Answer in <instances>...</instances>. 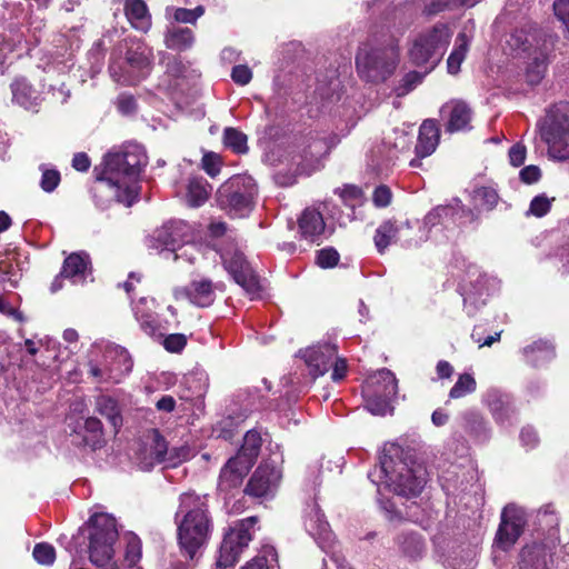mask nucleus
Masks as SVG:
<instances>
[{"mask_svg": "<svg viewBox=\"0 0 569 569\" xmlns=\"http://www.w3.org/2000/svg\"><path fill=\"white\" fill-rule=\"evenodd\" d=\"M146 164V152L138 144L110 152L104 157L102 171L97 177L99 188L108 190L111 198L129 207L138 197V178Z\"/></svg>", "mask_w": 569, "mask_h": 569, "instance_id": "obj_1", "label": "nucleus"}, {"mask_svg": "<svg viewBox=\"0 0 569 569\" xmlns=\"http://www.w3.org/2000/svg\"><path fill=\"white\" fill-rule=\"evenodd\" d=\"M174 523L181 553L190 560L197 559L212 531V518L206 497L192 492L182 493L179 497Z\"/></svg>", "mask_w": 569, "mask_h": 569, "instance_id": "obj_2", "label": "nucleus"}, {"mask_svg": "<svg viewBox=\"0 0 569 569\" xmlns=\"http://www.w3.org/2000/svg\"><path fill=\"white\" fill-rule=\"evenodd\" d=\"M399 446L390 445L380 457V466L369 472L368 477L375 485L383 483L395 493L405 497L418 496L426 485V469L416 462H408L401 457Z\"/></svg>", "mask_w": 569, "mask_h": 569, "instance_id": "obj_3", "label": "nucleus"}, {"mask_svg": "<svg viewBox=\"0 0 569 569\" xmlns=\"http://www.w3.org/2000/svg\"><path fill=\"white\" fill-rule=\"evenodd\" d=\"M89 558L100 569H119L114 556V543L118 539L116 519L104 512H98L89 519Z\"/></svg>", "mask_w": 569, "mask_h": 569, "instance_id": "obj_4", "label": "nucleus"}, {"mask_svg": "<svg viewBox=\"0 0 569 569\" xmlns=\"http://www.w3.org/2000/svg\"><path fill=\"white\" fill-rule=\"evenodd\" d=\"M539 134L547 154L557 161L569 160V103L560 102L547 110L539 122Z\"/></svg>", "mask_w": 569, "mask_h": 569, "instance_id": "obj_5", "label": "nucleus"}, {"mask_svg": "<svg viewBox=\"0 0 569 569\" xmlns=\"http://www.w3.org/2000/svg\"><path fill=\"white\" fill-rule=\"evenodd\" d=\"M399 63V50L395 44L377 47L363 44L356 56L359 76L366 81L380 83L390 78Z\"/></svg>", "mask_w": 569, "mask_h": 569, "instance_id": "obj_6", "label": "nucleus"}, {"mask_svg": "<svg viewBox=\"0 0 569 569\" xmlns=\"http://www.w3.org/2000/svg\"><path fill=\"white\" fill-rule=\"evenodd\" d=\"M508 46L518 56H525L530 60L526 68V80L531 86L538 84L547 69V41L541 40L536 31L517 30L510 36Z\"/></svg>", "mask_w": 569, "mask_h": 569, "instance_id": "obj_7", "label": "nucleus"}, {"mask_svg": "<svg viewBox=\"0 0 569 569\" xmlns=\"http://www.w3.org/2000/svg\"><path fill=\"white\" fill-rule=\"evenodd\" d=\"M258 187L249 176H234L217 191V202L231 217L243 218L252 211Z\"/></svg>", "mask_w": 569, "mask_h": 569, "instance_id": "obj_8", "label": "nucleus"}, {"mask_svg": "<svg viewBox=\"0 0 569 569\" xmlns=\"http://www.w3.org/2000/svg\"><path fill=\"white\" fill-rule=\"evenodd\" d=\"M450 38L451 31L446 24H437L418 36L409 51L412 63L425 67V73L430 72L440 62Z\"/></svg>", "mask_w": 569, "mask_h": 569, "instance_id": "obj_9", "label": "nucleus"}, {"mask_svg": "<svg viewBox=\"0 0 569 569\" xmlns=\"http://www.w3.org/2000/svg\"><path fill=\"white\" fill-rule=\"evenodd\" d=\"M152 51L140 41L132 42L127 48L123 61L113 60L109 67L114 81L124 84H134L144 78L151 68Z\"/></svg>", "mask_w": 569, "mask_h": 569, "instance_id": "obj_10", "label": "nucleus"}, {"mask_svg": "<svg viewBox=\"0 0 569 569\" xmlns=\"http://www.w3.org/2000/svg\"><path fill=\"white\" fill-rule=\"evenodd\" d=\"M398 385L395 375L387 369L372 375L363 389L367 409L377 416L391 412V400L397 395Z\"/></svg>", "mask_w": 569, "mask_h": 569, "instance_id": "obj_11", "label": "nucleus"}, {"mask_svg": "<svg viewBox=\"0 0 569 569\" xmlns=\"http://www.w3.org/2000/svg\"><path fill=\"white\" fill-rule=\"evenodd\" d=\"M256 521L254 517L243 519L224 536L217 562L219 567L227 568L238 561L239 556L252 539L250 529Z\"/></svg>", "mask_w": 569, "mask_h": 569, "instance_id": "obj_12", "label": "nucleus"}, {"mask_svg": "<svg viewBox=\"0 0 569 569\" xmlns=\"http://www.w3.org/2000/svg\"><path fill=\"white\" fill-rule=\"evenodd\" d=\"M219 253L224 268L234 281L249 295H256L260 289L259 281L243 254L233 246L219 248Z\"/></svg>", "mask_w": 569, "mask_h": 569, "instance_id": "obj_13", "label": "nucleus"}, {"mask_svg": "<svg viewBox=\"0 0 569 569\" xmlns=\"http://www.w3.org/2000/svg\"><path fill=\"white\" fill-rule=\"evenodd\" d=\"M525 525L526 516L521 508L515 505L505 507L495 539L496 546L502 550L510 549L521 536Z\"/></svg>", "mask_w": 569, "mask_h": 569, "instance_id": "obj_14", "label": "nucleus"}, {"mask_svg": "<svg viewBox=\"0 0 569 569\" xmlns=\"http://www.w3.org/2000/svg\"><path fill=\"white\" fill-rule=\"evenodd\" d=\"M409 230L410 224L407 221L399 223L391 220L385 221L377 228L373 237L377 250L380 253H383L390 244L396 243L399 240H403V243L408 247L412 244L416 246L423 240L422 238H420L419 241L408 238Z\"/></svg>", "mask_w": 569, "mask_h": 569, "instance_id": "obj_15", "label": "nucleus"}, {"mask_svg": "<svg viewBox=\"0 0 569 569\" xmlns=\"http://www.w3.org/2000/svg\"><path fill=\"white\" fill-rule=\"evenodd\" d=\"M281 477V471L277 467L261 465L251 476L246 492L258 498L271 495L279 486Z\"/></svg>", "mask_w": 569, "mask_h": 569, "instance_id": "obj_16", "label": "nucleus"}, {"mask_svg": "<svg viewBox=\"0 0 569 569\" xmlns=\"http://www.w3.org/2000/svg\"><path fill=\"white\" fill-rule=\"evenodd\" d=\"M440 114L445 121L447 132L453 133L471 128L472 111L463 101L452 100L447 102L442 106Z\"/></svg>", "mask_w": 569, "mask_h": 569, "instance_id": "obj_17", "label": "nucleus"}, {"mask_svg": "<svg viewBox=\"0 0 569 569\" xmlns=\"http://www.w3.org/2000/svg\"><path fill=\"white\" fill-rule=\"evenodd\" d=\"M440 139V130L436 120L427 119L419 128L418 141L415 148L416 158L410 161L412 168L421 166V159L431 156Z\"/></svg>", "mask_w": 569, "mask_h": 569, "instance_id": "obj_18", "label": "nucleus"}, {"mask_svg": "<svg viewBox=\"0 0 569 569\" xmlns=\"http://www.w3.org/2000/svg\"><path fill=\"white\" fill-rule=\"evenodd\" d=\"M336 347L333 345H321L306 349L302 357L315 378L325 375L336 358Z\"/></svg>", "mask_w": 569, "mask_h": 569, "instance_id": "obj_19", "label": "nucleus"}, {"mask_svg": "<svg viewBox=\"0 0 569 569\" xmlns=\"http://www.w3.org/2000/svg\"><path fill=\"white\" fill-rule=\"evenodd\" d=\"M216 286L209 279L193 280L188 287L177 289V299H188L198 307H209L214 301Z\"/></svg>", "mask_w": 569, "mask_h": 569, "instance_id": "obj_20", "label": "nucleus"}, {"mask_svg": "<svg viewBox=\"0 0 569 569\" xmlns=\"http://www.w3.org/2000/svg\"><path fill=\"white\" fill-rule=\"evenodd\" d=\"M251 465L234 456L222 467L219 476L218 488L220 491H229L241 486L243 478L251 469Z\"/></svg>", "mask_w": 569, "mask_h": 569, "instance_id": "obj_21", "label": "nucleus"}, {"mask_svg": "<svg viewBox=\"0 0 569 569\" xmlns=\"http://www.w3.org/2000/svg\"><path fill=\"white\" fill-rule=\"evenodd\" d=\"M552 549L546 543H531L521 549L519 569H550Z\"/></svg>", "mask_w": 569, "mask_h": 569, "instance_id": "obj_22", "label": "nucleus"}, {"mask_svg": "<svg viewBox=\"0 0 569 569\" xmlns=\"http://www.w3.org/2000/svg\"><path fill=\"white\" fill-rule=\"evenodd\" d=\"M181 223H167L154 230L148 240V246L161 253L170 256L176 251Z\"/></svg>", "mask_w": 569, "mask_h": 569, "instance_id": "obj_23", "label": "nucleus"}, {"mask_svg": "<svg viewBox=\"0 0 569 569\" xmlns=\"http://www.w3.org/2000/svg\"><path fill=\"white\" fill-rule=\"evenodd\" d=\"M12 102L28 111H38L41 104V93L24 78L16 79L11 86Z\"/></svg>", "mask_w": 569, "mask_h": 569, "instance_id": "obj_24", "label": "nucleus"}, {"mask_svg": "<svg viewBox=\"0 0 569 569\" xmlns=\"http://www.w3.org/2000/svg\"><path fill=\"white\" fill-rule=\"evenodd\" d=\"M106 360L111 359V366L106 367L108 378L119 381L124 375L129 373L132 369V360L130 355L124 348L113 346L107 349Z\"/></svg>", "mask_w": 569, "mask_h": 569, "instance_id": "obj_25", "label": "nucleus"}, {"mask_svg": "<svg viewBox=\"0 0 569 569\" xmlns=\"http://www.w3.org/2000/svg\"><path fill=\"white\" fill-rule=\"evenodd\" d=\"M486 284L487 279L482 276L476 279V283L469 281V283L463 284V303L468 315H473L480 306L485 305L488 297Z\"/></svg>", "mask_w": 569, "mask_h": 569, "instance_id": "obj_26", "label": "nucleus"}, {"mask_svg": "<svg viewBox=\"0 0 569 569\" xmlns=\"http://www.w3.org/2000/svg\"><path fill=\"white\" fill-rule=\"evenodd\" d=\"M328 143L323 139L310 138L302 151L303 164L301 171L311 173L321 167V159L328 152Z\"/></svg>", "mask_w": 569, "mask_h": 569, "instance_id": "obj_27", "label": "nucleus"}, {"mask_svg": "<svg viewBox=\"0 0 569 569\" xmlns=\"http://www.w3.org/2000/svg\"><path fill=\"white\" fill-rule=\"evenodd\" d=\"M326 223L322 213L313 208H307L299 219V230L305 239L316 241L325 231Z\"/></svg>", "mask_w": 569, "mask_h": 569, "instance_id": "obj_28", "label": "nucleus"}, {"mask_svg": "<svg viewBox=\"0 0 569 569\" xmlns=\"http://www.w3.org/2000/svg\"><path fill=\"white\" fill-rule=\"evenodd\" d=\"M89 271V258L82 253H71L66 258L61 270L62 277L71 280L72 283H83Z\"/></svg>", "mask_w": 569, "mask_h": 569, "instance_id": "obj_29", "label": "nucleus"}, {"mask_svg": "<svg viewBox=\"0 0 569 569\" xmlns=\"http://www.w3.org/2000/svg\"><path fill=\"white\" fill-rule=\"evenodd\" d=\"M126 17L130 24L142 32L151 27V16L143 0H127L124 3Z\"/></svg>", "mask_w": 569, "mask_h": 569, "instance_id": "obj_30", "label": "nucleus"}, {"mask_svg": "<svg viewBox=\"0 0 569 569\" xmlns=\"http://www.w3.org/2000/svg\"><path fill=\"white\" fill-rule=\"evenodd\" d=\"M150 441V448L148 452L141 458L140 461L142 468L150 469L157 463L167 465L168 446L158 430H151Z\"/></svg>", "mask_w": 569, "mask_h": 569, "instance_id": "obj_31", "label": "nucleus"}, {"mask_svg": "<svg viewBox=\"0 0 569 569\" xmlns=\"http://www.w3.org/2000/svg\"><path fill=\"white\" fill-rule=\"evenodd\" d=\"M151 303L153 305V299L151 298H141L137 303L133 306V312L136 316V319L139 321L141 329L150 337H161V325L159 320L157 319V316L154 311H152V308H149V312H143L142 306Z\"/></svg>", "mask_w": 569, "mask_h": 569, "instance_id": "obj_32", "label": "nucleus"}, {"mask_svg": "<svg viewBox=\"0 0 569 569\" xmlns=\"http://www.w3.org/2000/svg\"><path fill=\"white\" fill-rule=\"evenodd\" d=\"M194 34L189 28L171 27L164 36V43L168 49L184 51L192 47Z\"/></svg>", "mask_w": 569, "mask_h": 569, "instance_id": "obj_33", "label": "nucleus"}, {"mask_svg": "<svg viewBox=\"0 0 569 569\" xmlns=\"http://www.w3.org/2000/svg\"><path fill=\"white\" fill-rule=\"evenodd\" d=\"M470 43V37L461 31L456 39V47L450 53L447 60L448 72L451 74H457L460 71V67L462 61L466 58L468 48Z\"/></svg>", "mask_w": 569, "mask_h": 569, "instance_id": "obj_34", "label": "nucleus"}, {"mask_svg": "<svg viewBox=\"0 0 569 569\" xmlns=\"http://www.w3.org/2000/svg\"><path fill=\"white\" fill-rule=\"evenodd\" d=\"M527 360L533 366H540L555 357V348L548 341H536L523 349Z\"/></svg>", "mask_w": 569, "mask_h": 569, "instance_id": "obj_35", "label": "nucleus"}, {"mask_svg": "<svg viewBox=\"0 0 569 569\" xmlns=\"http://www.w3.org/2000/svg\"><path fill=\"white\" fill-rule=\"evenodd\" d=\"M261 436L256 430H249L243 437V443L237 457L253 466L261 447Z\"/></svg>", "mask_w": 569, "mask_h": 569, "instance_id": "obj_36", "label": "nucleus"}, {"mask_svg": "<svg viewBox=\"0 0 569 569\" xmlns=\"http://www.w3.org/2000/svg\"><path fill=\"white\" fill-rule=\"evenodd\" d=\"M211 187L201 178L189 180L187 190V202L191 207L202 206L209 198Z\"/></svg>", "mask_w": 569, "mask_h": 569, "instance_id": "obj_37", "label": "nucleus"}, {"mask_svg": "<svg viewBox=\"0 0 569 569\" xmlns=\"http://www.w3.org/2000/svg\"><path fill=\"white\" fill-rule=\"evenodd\" d=\"M305 525L307 530L315 538L328 539L330 536L329 523L325 520L323 515L317 506L311 508Z\"/></svg>", "mask_w": 569, "mask_h": 569, "instance_id": "obj_38", "label": "nucleus"}, {"mask_svg": "<svg viewBox=\"0 0 569 569\" xmlns=\"http://www.w3.org/2000/svg\"><path fill=\"white\" fill-rule=\"evenodd\" d=\"M242 569H278L277 552L273 547H264L260 553L251 561L247 562Z\"/></svg>", "mask_w": 569, "mask_h": 569, "instance_id": "obj_39", "label": "nucleus"}, {"mask_svg": "<svg viewBox=\"0 0 569 569\" xmlns=\"http://www.w3.org/2000/svg\"><path fill=\"white\" fill-rule=\"evenodd\" d=\"M97 410L104 416L114 428L121 426V417L118 403L114 399L101 396L97 399Z\"/></svg>", "mask_w": 569, "mask_h": 569, "instance_id": "obj_40", "label": "nucleus"}, {"mask_svg": "<svg viewBox=\"0 0 569 569\" xmlns=\"http://www.w3.org/2000/svg\"><path fill=\"white\" fill-rule=\"evenodd\" d=\"M472 199L477 208L492 210L499 201V196L491 187H480L473 191Z\"/></svg>", "mask_w": 569, "mask_h": 569, "instance_id": "obj_41", "label": "nucleus"}, {"mask_svg": "<svg viewBox=\"0 0 569 569\" xmlns=\"http://www.w3.org/2000/svg\"><path fill=\"white\" fill-rule=\"evenodd\" d=\"M477 382L470 373H462L449 391L450 399H460L476 391Z\"/></svg>", "mask_w": 569, "mask_h": 569, "instance_id": "obj_42", "label": "nucleus"}, {"mask_svg": "<svg viewBox=\"0 0 569 569\" xmlns=\"http://www.w3.org/2000/svg\"><path fill=\"white\" fill-rule=\"evenodd\" d=\"M223 143L236 153H246L248 151L247 136L234 128L224 129Z\"/></svg>", "mask_w": 569, "mask_h": 569, "instance_id": "obj_43", "label": "nucleus"}, {"mask_svg": "<svg viewBox=\"0 0 569 569\" xmlns=\"http://www.w3.org/2000/svg\"><path fill=\"white\" fill-rule=\"evenodd\" d=\"M126 540V552L124 561L129 567H133L141 558V541L132 532L124 535Z\"/></svg>", "mask_w": 569, "mask_h": 569, "instance_id": "obj_44", "label": "nucleus"}, {"mask_svg": "<svg viewBox=\"0 0 569 569\" xmlns=\"http://www.w3.org/2000/svg\"><path fill=\"white\" fill-rule=\"evenodd\" d=\"M486 401L491 412L497 417V419H500L508 407L507 397L499 390L490 389L486 393Z\"/></svg>", "mask_w": 569, "mask_h": 569, "instance_id": "obj_45", "label": "nucleus"}, {"mask_svg": "<svg viewBox=\"0 0 569 569\" xmlns=\"http://www.w3.org/2000/svg\"><path fill=\"white\" fill-rule=\"evenodd\" d=\"M453 214V208L447 207V206H439L435 209H432L426 217H425V226L429 227L430 229L437 227L439 223L447 222Z\"/></svg>", "mask_w": 569, "mask_h": 569, "instance_id": "obj_46", "label": "nucleus"}, {"mask_svg": "<svg viewBox=\"0 0 569 569\" xmlns=\"http://www.w3.org/2000/svg\"><path fill=\"white\" fill-rule=\"evenodd\" d=\"M173 11V19L177 22L182 23H196L198 18H200L204 13V9L202 6H198L194 9H184V8H167V14Z\"/></svg>", "mask_w": 569, "mask_h": 569, "instance_id": "obj_47", "label": "nucleus"}, {"mask_svg": "<svg viewBox=\"0 0 569 569\" xmlns=\"http://www.w3.org/2000/svg\"><path fill=\"white\" fill-rule=\"evenodd\" d=\"M480 1L481 0H427L425 3V11L428 14H435L451 4L473 7Z\"/></svg>", "mask_w": 569, "mask_h": 569, "instance_id": "obj_48", "label": "nucleus"}, {"mask_svg": "<svg viewBox=\"0 0 569 569\" xmlns=\"http://www.w3.org/2000/svg\"><path fill=\"white\" fill-rule=\"evenodd\" d=\"M403 553L410 558L419 557L425 550V543L418 535H408L400 542Z\"/></svg>", "mask_w": 569, "mask_h": 569, "instance_id": "obj_49", "label": "nucleus"}, {"mask_svg": "<svg viewBox=\"0 0 569 569\" xmlns=\"http://www.w3.org/2000/svg\"><path fill=\"white\" fill-rule=\"evenodd\" d=\"M33 558L40 565H52L56 560V550L53 546L47 542L37 543L33 548Z\"/></svg>", "mask_w": 569, "mask_h": 569, "instance_id": "obj_50", "label": "nucleus"}, {"mask_svg": "<svg viewBox=\"0 0 569 569\" xmlns=\"http://www.w3.org/2000/svg\"><path fill=\"white\" fill-rule=\"evenodd\" d=\"M199 252V248L196 243H186L183 246H177L176 251H173L170 257H172L173 260L184 259L192 263Z\"/></svg>", "mask_w": 569, "mask_h": 569, "instance_id": "obj_51", "label": "nucleus"}, {"mask_svg": "<svg viewBox=\"0 0 569 569\" xmlns=\"http://www.w3.org/2000/svg\"><path fill=\"white\" fill-rule=\"evenodd\" d=\"M191 457V450L187 446H181L178 448H171L168 449V456H167V466L168 467H176L177 465L181 463L182 461L188 460Z\"/></svg>", "mask_w": 569, "mask_h": 569, "instance_id": "obj_52", "label": "nucleus"}, {"mask_svg": "<svg viewBox=\"0 0 569 569\" xmlns=\"http://www.w3.org/2000/svg\"><path fill=\"white\" fill-rule=\"evenodd\" d=\"M552 200L543 194L535 197L530 202L529 212L536 217H543L549 212Z\"/></svg>", "mask_w": 569, "mask_h": 569, "instance_id": "obj_53", "label": "nucleus"}, {"mask_svg": "<svg viewBox=\"0 0 569 569\" xmlns=\"http://www.w3.org/2000/svg\"><path fill=\"white\" fill-rule=\"evenodd\" d=\"M41 170H42V177H41V181H40L41 188L46 192L53 191L60 182V173L57 170L46 169L43 167H41Z\"/></svg>", "mask_w": 569, "mask_h": 569, "instance_id": "obj_54", "label": "nucleus"}, {"mask_svg": "<svg viewBox=\"0 0 569 569\" xmlns=\"http://www.w3.org/2000/svg\"><path fill=\"white\" fill-rule=\"evenodd\" d=\"M221 159L218 154L209 152L202 157V168L210 176L216 177L220 172Z\"/></svg>", "mask_w": 569, "mask_h": 569, "instance_id": "obj_55", "label": "nucleus"}, {"mask_svg": "<svg viewBox=\"0 0 569 569\" xmlns=\"http://www.w3.org/2000/svg\"><path fill=\"white\" fill-rule=\"evenodd\" d=\"M339 261V253L332 249H322L318 252L317 256V263L321 268H332L335 267Z\"/></svg>", "mask_w": 569, "mask_h": 569, "instance_id": "obj_56", "label": "nucleus"}, {"mask_svg": "<svg viewBox=\"0 0 569 569\" xmlns=\"http://www.w3.org/2000/svg\"><path fill=\"white\" fill-rule=\"evenodd\" d=\"M231 79L239 86H246L252 79V71L246 64H237L231 70Z\"/></svg>", "mask_w": 569, "mask_h": 569, "instance_id": "obj_57", "label": "nucleus"}, {"mask_svg": "<svg viewBox=\"0 0 569 569\" xmlns=\"http://www.w3.org/2000/svg\"><path fill=\"white\" fill-rule=\"evenodd\" d=\"M187 345V338L181 333H172L163 339V347L170 352H180Z\"/></svg>", "mask_w": 569, "mask_h": 569, "instance_id": "obj_58", "label": "nucleus"}, {"mask_svg": "<svg viewBox=\"0 0 569 569\" xmlns=\"http://www.w3.org/2000/svg\"><path fill=\"white\" fill-rule=\"evenodd\" d=\"M391 198V190L386 186H379L373 191L372 202L378 208H385L390 204Z\"/></svg>", "mask_w": 569, "mask_h": 569, "instance_id": "obj_59", "label": "nucleus"}, {"mask_svg": "<svg viewBox=\"0 0 569 569\" xmlns=\"http://www.w3.org/2000/svg\"><path fill=\"white\" fill-rule=\"evenodd\" d=\"M520 180L526 184H532L540 180L541 170L538 166L529 164L519 172Z\"/></svg>", "mask_w": 569, "mask_h": 569, "instance_id": "obj_60", "label": "nucleus"}, {"mask_svg": "<svg viewBox=\"0 0 569 569\" xmlns=\"http://www.w3.org/2000/svg\"><path fill=\"white\" fill-rule=\"evenodd\" d=\"M526 156H527V149L520 142L515 143L509 149V152H508L509 162L513 167H519V166L523 164V162L526 160Z\"/></svg>", "mask_w": 569, "mask_h": 569, "instance_id": "obj_61", "label": "nucleus"}, {"mask_svg": "<svg viewBox=\"0 0 569 569\" xmlns=\"http://www.w3.org/2000/svg\"><path fill=\"white\" fill-rule=\"evenodd\" d=\"M426 73H420V72H417V71H411L409 73H407L403 78V87L405 89H402L398 94H405L407 92H409L410 90H412L418 83L421 82L423 76Z\"/></svg>", "mask_w": 569, "mask_h": 569, "instance_id": "obj_62", "label": "nucleus"}, {"mask_svg": "<svg viewBox=\"0 0 569 569\" xmlns=\"http://www.w3.org/2000/svg\"><path fill=\"white\" fill-rule=\"evenodd\" d=\"M331 367H332L331 379L333 381H340L341 379L345 378V376L347 373V362L345 359L338 358L336 356V358L332 361Z\"/></svg>", "mask_w": 569, "mask_h": 569, "instance_id": "obj_63", "label": "nucleus"}, {"mask_svg": "<svg viewBox=\"0 0 569 569\" xmlns=\"http://www.w3.org/2000/svg\"><path fill=\"white\" fill-rule=\"evenodd\" d=\"M521 442L527 447H535L538 442V436L533 428L526 427L520 433Z\"/></svg>", "mask_w": 569, "mask_h": 569, "instance_id": "obj_64", "label": "nucleus"}]
</instances>
